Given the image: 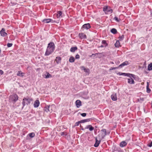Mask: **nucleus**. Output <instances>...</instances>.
<instances>
[{
  "instance_id": "obj_1",
  "label": "nucleus",
  "mask_w": 152,
  "mask_h": 152,
  "mask_svg": "<svg viewBox=\"0 0 152 152\" xmlns=\"http://www.w3.org/2000/svg\"><path fill=\"white\" fill-rule=\"evenodd\" d=\"M55 45L53 43L51 42L48 44L45 55L48 56L52 53L54 50Z\"/></svg>"
},
{
  "instance_id": "obj_2",
  "label": "nucleus",
  "mask_w": 152,
  "mask_h": 152,
  "mask_svg": "<svg viewBox=\"0 0 152 152\" xmlns=\"http://www.w3.org/2000/svg\"><path fill=\"white\" fill-rule=\"evenodd\" d=\"M106 130L105 129H102L101 130L97 137L98 138V139L102 140L106 135Z\"/></svg>"
},
{
  "instance_id": "obj_3",
  "label": "nucleus",
  "mask_w": 152,
  "mask_h": 152,
  "mask_svg": "<svg viewBox=\"0 0 152 152\" xmlns=\"http://www.w3.org/2000/svg\"><path fill=\"white\" fill-rule=\"evenodd\" d=\"M55 108V106L54 105H52L51 106L48 105L45 107L44 110L46 112L50 113L53 111Z\"/></svg>"
},
{
  "instance_id": "obj_4",
  "label": "nucleus",
  "mask_w": 152,
  "mask_h": 152,
  "mask_svg": "<svg viewBox=\"0 0 152 152\" xmlns=\"http://www.w3.org/2000/svg\"><path fill=\"white\" fill-rule=\"evenodd\" d=\"M18 99V96L16 94H13L11 95L9 98L10 102L15 103Z\"/></svg>"
},
{
  "instance_id": "obj_5",
  "label": "nucleus",
  "mask_w": 152,
  "mask_h": 152,
  "mask_svg": "<svg viewBox=\"0 0 152 152\" xmlns=\"http://www.w3.org/2000/svg\"><path fill=\"white\" fill-rule=\"evenodd\" d=\"M32 100L29 98H24L23 99V104L24 106L30 104Z\"/></svg>"
},
{
  "instance_id": "obj_6",
  "label": "nucleus",
  "mask_w": 152,
  "mask_h": 152,
  "mask_svg": "<svg viewBox=\"0 0 152 152\" xmlns=\"http://www.w3.org/2000/svg\"><path fill=\"white\" fill-rule=\"evenodd\" d=\"M42 22L44 23H48L50 22H52V23L55 22V21L51 19H45L43 20H42Z\"/></svg>"
},
{
  "instance_id": "obj_7",
  "label": "nucleus",
  "mask_w": 152,
  "mask_h": 152,
  "mask_svg": "<svg viewBox=\"0 0 152 152\" xmlns=\"http://www.w3.org/2000/svg\"><path fill=\"white\" fill-rule=\"evenodd\" d=\"M80 68L82 70H83L84 72L87 73L88 74L90 73V70L86 68L84 66H80Z\"/></svg>"
},
{
  "instance_id": "obj_8",
  "label": "nucleus",
  "mask_w": 152,
  "mask_h": 152,
  "mask_svg": "<svg viewBox=\"0 0 152 152\" xmlns=\"http://www.w3.org/2000/svg\"><path fill=\"white\" fill-rule=\"evenodd\" d=\"M62 13L61 11H58L57 12V14H56L57 18L58 19V21H59L60 18L62 17Z\"/></svg>"
},
{
  "instance_id": "obj_9",
  "label": "nucleus",
  "mask_w": 152,
  "mask_h": 152,
  "mask_svg": "<svg viewBox=\"0 0 152 152\" xmlns=\"http://www.w3.org/2000/svg\"><path fill=\"white\" fill-rule=\"evenodd\" d=\"M95 140L96 143L94 145V146L95 147H97L99 146L101 140L98 139V138L97 137L95 138Z\"/></svg>"
},
{
  "instance_id": "obj_10",
  "label": "nucleus",
  "mask_w": 152,
  "mask_h": 152,
  "mask_svg": "<svg viewBox=\"0 0 152 152\" xmlns=\"http://www.w3.org/2000/svg\"><path fill=\"white\" fill-rule=\"evenodd\" d=\"M0 34L2 36H5L7 35V33L5 32V29L4 28H2L1 30L0 31Z\"/></svg>"
},
{
  "instance_id": "obj_11",
  "label": "nucleus",
  "mask_w": 152,
  "mask_h": 152,
  "mask_svg": "<svg viewBox=\"0 0 152 152\" xmlns=\"http://www.w3.org/2000/svg\"><path fill=\"white\" fill-rule=\"evenodd\" d=\"M123 74V75H124V76H127L129 77H132L134 78V75L133 74L125 73H124Z\"/></svg>"
},
{
  "instance_id": "obj_12",
  "label": "nucleus",
  "mask_w": 152,
  "mask_h": 152,
  "mask_svg": "<svg viewBox=\"0 0 152 152\" xmlns=\"http://www.w3.org/2000/svg\"><path fill=\"white\" fill-rule=\"evenodd\" d=\"M76 105L77 107H79L81 105V102L79 100H77L76 101Z\"/></svg>"
},
{
  "instance_id": "obj_13",
  "label": "nucleus",
  "mask_w": 152,
  "mask_h": 152,
  "mask_svg": "<svg viewBox=\"0 0 152 152\" xmlns=\"http://www.w3.org/2000/svg\"><path fill=\"white\" fill-rule=\"evenodd\" d=\"M128 82L130 84H134V82L133 79L132 77H130L128 79Z\"/></svg>"
},
{
  "instance_id": "obj_14",
  "label": "nucleus",
  "mask_w": 152,
  "mask_h": 152,
  "mask_svg": "<svg viewBox=\"0 0 152 152\" xmlns=\"http://www.w3.org/2000/svg\"><path fill=\"white\" fill-rule=\"evenodd\" d=\"M90 27L91 26L89 23L85 24L83 26V28L86 29L90 28Z\"/></svg>"
},
{
  "instance_id": "obj_15",
  "label": "nucleus",
  "mask_w": 152,
  "mask_h": 152,
  "mask_svg": "<svg viewBox=\"0 0 152 152\" xmlns=\"http://www.w3.org/2000/svg\"><path fill=\"white\" fill-rule=\"evenodd\" d=\"M111 98L112 99L113 101H116L117 99V98L116 96V94H113L111 96Z\"/></svg>"
},
{
  "instance_id": "obj_16",
  "label": "nucleus",
  "mask_w": 152,
  "mask_h": 152,
  "mask_svg": "<svg viewBox=\"0 0 152 152\" xmlns=\"http://www.w3.org/2000/svg\"><path fill=\"white\" fill-rule=\"evenodd\" d=\"M39 104V100H36L34 102V107H38Z\"/></svg>"
},
{
  "instance_id": "obj_17",
  "label": "nucleus",
  "mask_w": 152,
  "mask_h": 152,
  "mask_svg": "<svg viewBox=\"0 0 152 152\" xmlns=\"http://www.w3.org/2000/svg\"><path fill=\"white\" fill-rule=\"evenodd\" d=\"M79 37L81 39H86V35L83 33H80L79 34Z\"/></svg>"
},
{
  "instance_id": "obj_18",
  "label": "nucleus",
  "mask_w": 152,
  "mask_h": 152,
  "mask_svg": "<svg viewBox=\"0 0 152 152\" xmlns=\"http://www.w3.org/2000/svg\"><path fill=\"white\" fill-rule=\"evenodd\" d=\"M129 64L128 62L127 61H125L122 64H121L119 66V67H122L124 66L127 65Z\"/></svg>"
},
{
  "instance_id": "obj_19",
  "label": "nucleus",
  "mask_w": 152,
  "mask_h": 152,
  "mask_svg": "<svg viewBox=\"0 0 152 152\" xmlns=\"http://www.w3.org/2000/svg\"><path fill=\"white\" fill-rule=\"evenodd\" d=\"M127 144V143L125 141L121 142L120 144V145L121 147H123L126 146Z\"/></svg>"
},
{
  "instance_id": "obj_20",
  "label": "nucleus",
  "mask_w": 152,
  "mask_h": 152,
  "mask_svg": "<svg viewBox=\"0 0 152 152\" xmlns=\"http://www.w3.org/2000/svg\"><path fill=\"white\" fill-rule=\"evenodd\" d=\"M24 75V73L22 72L21 71H19L17 74V75L20 77H23Z\"/></svg>"
},
{
  "instance_id": "obj_21",
  "label": "nucleus",
  "mask_w": 152,
  "mask_h": 152,
  "mask_svg": "<svg viewBox=\"0 0 152 152\" xmlns=\"http://www.w3.org/2000/svg\"><path fill=\"white\" fill-rule=\"evenodd\" d=\"M61 58L60 57H57L55 60V61L56 62L57 64H59L61 63Z\"/></svg>"
},
{
  "instance_id": "obj_22",
  "label": "nucleus",
  "mask_w": 152,
  "mask_h": 152,
  "mask_svg": "<svg viewBox=\"0 0 152 152\" xmlns=\"http://www.w3.org/2000/svg\"><path fill=\"white\" fill-rule=\"evenodd\" d=\"M91 118H88L85 119H84L80 121V122H81V123H83L85 122H89L91 121Z\"/></svg>"
},
{
  "instance_id": "obj_23",
  "label": "nucleus",
  "mask_w": 152,
  "mask_h": 152,
  "mask_svg": "<svg viewBox=\"0 0 152 152\" xmlns=\"http://www.w3.org/2000/svg\"><path fill=\"white\" fill-rule=\"evenodd\" d=\"M75 60L73 56H71L69 58V61L70 62L72 63L74 62Z\"/></svg>"
},
{
  "instance_id": "obj_24",
  "label": "nucleus",
  "mask_w": 152,
  "mask_h": 152,
  "mask_svg": "<svg viewBox=\"0 0 152 152\" xmlns=\"http://www.w3.org/2000/svg\"><path fill=\"white\" fill-rule=\"evenodd\" d=\"M77 49V48L76 47H72L71 48L70 51L72 52H74Z\"/></svg>"
},
{
  "instance_id": "obj_25",
  "label": "nucleus",
  "mask_w": 152,
  "mask_h": 152,
  "mask_svg": "<svg viewBox=\"0 0 152 152\" xmlns=\"http://www.w3.org/2000/svg\"><path fill=\"white\" fill-rule=\"evenodd\" d=\"M148 70H152V63H151L148 64Z\"/></svg>"
},
{
  "instance_id": "obj_26",
  "label": "nucleus",
  "mask_w": 152,
  "mask_h": 152,
  "mask_svg": "<svg viewBox=\"0 0 152 152\" xmlns=\"http://www.w3.org/2000/svg\"><path fill=\"white\" fill-rule=\"evenodd\" d=\"M115 46L116 47H118L120 45V44L119 40L116 41V43L115 44Z\"/></svg>"
},
{
  "instance_id": "obj_27",
  "label": "nucleus",
  "mask_w": 152,
  "mask_h": 152,
  "mask_svg": "<svg viewBox=\"0 0 152 152\" xmlns=\"http://www.w3.org/2000/svg\"><path fill=\"white\" fill-rule=\"evenodd\" d=\"M108 6H105L103 8V11L105 13H107V11L108 10Z\"/></svg>"
},
{
  "instance_id": "obj_28",
  "label": "nucleus",
  "mask_w": 152,
  "mask_h": 152,
  "mask_svg": "<svg viewBox=\"0 0 152 152\" xmlns=\"http://www.w3.org/2000/svg\"><path fill=\"white\" fill-rule=\"evenodd\" d=\"M29 137H30L31 138H33V137L34 136H35V134L34 133L32 132L29 133L28 135Z\"/></svg>"
},
{
  "instance_id": "obj_29",
  "label": "nucleus",
  "mask_w": 152,
  "mask_h": 152,
  "mask_svg": "<svg viewBox=\"0 0 152 152\" xmlns=\"http://www.w3.org/2000/svg\"><path fill=\"white\" fill-rule=\"evenodd\" d=\"M111 32L114 34H115L117 32L115 28H112L111 31Z\"/></svg>"
},
{
  "instance_id": "obj_30",
  "label": "nucleus",
  "mask_w": 152,
  "mask_h": 152,
  "mask_svg": "<svg viewBox=\"0 0 152 152\" xmlns=\"http://www.w3.org/2000/svg\"><path fill=\"white\" fill-rule=\"evenodd\" d=\"M52 77V76H51V75L49 73H48L47 74V75H46L45 76V78H49V77Z\"/></svg>"
},
{
  "instance_id": "obj_31",
  "label": "nucleus",
  "mask_w": 152,
  "mask_h": 152,
  "mask_svg": "<svg viewBox=\"0 0 152 152\" xmlns=\"http://www.w3.org/2000/svg\"><path fill=\"white\" fill-rule=\"evenodd\" d=\"M80 123H81V122H80V121H78V122H77L76 123H75V126H78L79 125V124Z\"/></svg>"
},
{
  "instance_id": "obj_32",
  "label": "nucleus",
  "mask_w": 152,
  "mask_h": 152,
  "mask_svg": "<svg viewBox=\"0 0 152 152\" xmlns=\"http://www.w3.org/2000/svg\"><path fill=\"white\" fill-rule=\"evenodd\" d=\"M114 20L118 22H119L120 20V19L117 17H115L114 18Z\"/></svg>"
},
{
  "instance_id": "obj_33",
  "label": "nucleus",
  "mask_w": 152,
  "mask_h": 152,
  "mask_svg": "<svg viewBox=\"0 0 152 152\" xmlns=\"http://www.w3.org/2000/svg\"><path fill=\"white\" fill-rule=\"evenodd\" d=\"M90 131H92L94 129V127H93L91 126L88 129Z\"/></svg>"
},
{
  "instance_id": "obj_34",
  "label": "nucleus",
  "mask_w": 152,
  "mask_h": 152,
  "mask_svg": "<svg viewBox=\"0 0 152 152\" xmlns=\"http://www.w3.org/2000/svg\"><path fill=\"white\" fill-rule=\"evenodd\" d=\"M146 88H147V92L148 93H150V92L151 91V90L149 88V87H146Z\"/></svg>"
},
{
  "instance_id": "obj_35",
  "label": "nucleus",
  "mask_w": 152,
  "mask_h": 152,
  "mask_svg": "<svg viewBox=\"0 0 152 152\" xmlns=\"http://www.w3.org/2000/svg\"><path fill=\"white\" fill-rule=\"evenodd\" d=\"M12 43H8L7 44V46L8 47H10L12 46Z\"/></svg>"
},
{
  "instance_id": "obj_36",
  "label": "nucleus",
  "mask_w": 152,
  "mask_h": 152,
  "mask_svg": "<svg viewBox=\"0 0 152 152\" xmlns=\"http://www.w3.org/2000/svg\"><path fill=\"white\" fill-rule=\"evenodd\" d=\"M81 115L83 117H85L86 116V113H81Z\"/></svg>"
},
{
  "instance_id": "obj_37",
  "label": "nucleus",
  "mask_w": 152,
  "mask_h": 152,
  "mask_svg": "<svg viewBox=\"0 0 152 152\" xmlns=\"http://www.w3.org/2000/svg\"><path fill=\"white\" fill-rule=\"evenodd\" d=\"M75 57L76 59H79L80 58V56L78 54L76 55Z\"/></svg>"
},
{
  "instance_id": "obj_38",
  "label": "nucleus",
  "mask_w": 152,
  "mask_h": 152,
  "mask_svg": "<svg viewBox=\"0 0 152 152\" xmlns=\"http://www.w3.org/2000/svg\"><path fill=\"white\" fill-rule=\"evenodd\" d=\"M113 12V10H108L107 12V13L108 12H110L111 13L112 12Z\"/></svg>"
},
{
  "instance_id": "obj_39",
  "label": "nucleus",
  "mask_w": 152,
  "mask_h": 152,
  "mask_svg": "<svg viewBox=\"0 0 152 152\" xmlns=\"http://www.w3.org/2000/svg\"><path fill=\"white\" fill-rule=\"evenodd\" d=\"M124 38V36L123 35H122L121 36V37L120 38L119 40H121L123 39Z\"/></svg>"
},
{
  "instance_id": "obj_40",
  "label": "nucleus",
  "mask_w": 152,
  "mask_h": 152,
  "mask_svg": "<svg viewBox=\"0 0 152 152\" xmlns=\"http://www.w3.org/2000/svg\"><path fill=\"white\" fill-rule=\"evenodd\" d=\"M91 126V125H88L86 126L85 128L86 129H88Z\"/></svg>"
},
{
  "instance_id": "obj_41",
  "label": "nucleus",
  "mask_w": 152,
  "mask_h": 152,
  "mask_svg": "<svg viewBox=\"0 0 152 152\" xmlns=\"http://www.w3.org/2000/svg\"><path fill=\"white\" fill-rule=\"evenodd\" d=\"M102 43L103 44H106V41L105 40H103L102 41Z\"/></svg>"
},
{
  "instance_id": "obj_42",
  "label": "nucleus",
  "mask_w": 152,
  "mask_h": 152,
  "mask_svg": "<svg viewBox=\"0 0 152 152\" xmlns=\"http://www.w3.org/2000/svg\"><path fill=\"white\" fill-rule=\"evenodd\" d=\"M148 146L149 147H151L152 146V142H151L148 145Z\"/></svg>"
},
{
  "instance_id": "obj_43",
  "label": "nucleus",
  "mask_w": 152,
  "mask_h": 152,
  "mask_svg": "<svg viewBox=\"0 0 152 152\" xmlns=\"http://www.w3.org/2000/svg\"><path fill=\"white\" fill-rule=\"evenodd\" d=\"M121 73V72H118V74L119 75H123V73Z\"/></svg>"
},
{
  "instance_id": "obj_44",
  "label": "nucleus",
  "mask_w": 152,
  "mask_h": 152,
  "mask_svg": "<svg viewBox=\"0 0 152 152\" xmlns=\"http://www.w3.org/2000/svg\"><path fill=\"white\" fill-rule=\"evenodd\" d=\"M116 67H111V68L110 69V70H113V69H116Z\"/></svg>"
},
{
  "instance_id": "obj_45",
  "label": "nucleus",
  "mask_w": 152,
  "mask_h": 152,
  "mask_svg": "<svg viewBox=\"0 0 152 152\" xmlns=\"http://www.w3.org/2000/svg\"><path fill=\"white\" fill-rule=\"evenodd\" d=\"M3 72L1 70H0V74L2 75L3 74Z\"/></svg>"
},
{
  "instance_id": "obj_46",
  "label": "nucleus",
  "mask_w": 152,
  "mask_h": 152,
  "mask_svg": "<svg viewBox=\"0 0 152 152\" xmlns=\"http://www.w3.org/2000/svg\"><path fill=\"white\" fill-rule=\"evenodd\" d=\"M147 86L146 87H149V83L148 82H147Z\"/></svg>"
},
{
  "instance_id": "obj_47",
  "label": "nucleus",
  "mask_w": 152,
  "mask_h": 152,
  "mask_svg": "<svg viewBox=\"0 0 152 152\" xmlns=\"http://www.w3.org/2000/svg\"><path fill=\"white\" fill-rule=\"evenodd\" d=\"M104 47V46H103V45H101L100 46V47Z\"/></svg>"
},
{
  "instance_id": "obj_48",
  "label": "nucleus",
  "mask_w": 152,
  "mask_h": 152,
  "mask_svg": "<svg viewBox=\"0 0 152 152\" xmlns=\"http://www.w3.org/2000/svg\"><path fill=\"white\" fill-rule=\"evenodd\" d=\"M101 54V53H96V54H95V55H96V54Z\"/></svg>"
},
{
  "instance_id": "obj_49",
  "label": "nucleus",
  "mask_w": 152,
  "mask_h": 152,
  "mask_svg": "<svg viewBox=\"0 0 152 152\" xmlns=\"http://www.w3.org/2000/svg\"><path fill=\"white\" fill-rule=\"evenodd\" d=\"M94 55V54H92V55Z\"/></svg>"
}]
</instances>
